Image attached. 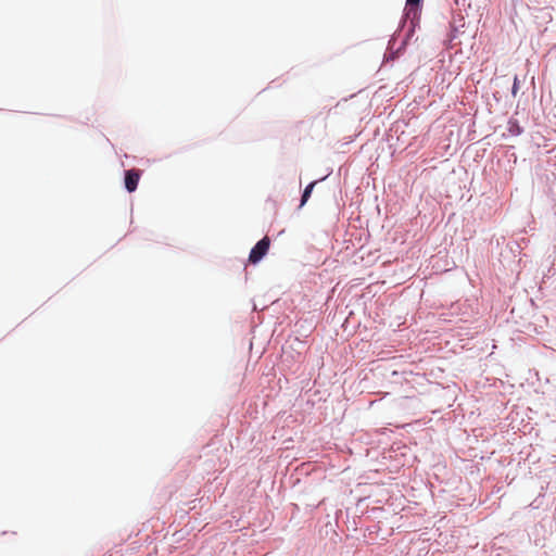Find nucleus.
<instances>
[{
	"label": "nucleus",
	"instance_id": "obj_1",
	"mask_svg": "<svg viewBox=\"0 0 556 556\" xmlns=\"http://www.w3.org/2000/svg\"><path fill=\"white\" fill-rule=\"evenodd\" d=\"M269 245L270 240L268 237H264L263 239H261L251 250L249 261L252 264H256L257 262H260L267 254Z\"/></svg>",
	"mask_w": 556,
	"mask_h": 556
},
{
	"label": "nucleus",
	"instance_id": "obj_4",
	"mask_svg": "<svg viewBox=\"0 0 556 556\" xmlns=\"http://www.w3.org/2000/svg\"><path fill=\"white\" fill-rule=\"evenodd\" d=\"M315 185H316V181H313V182H311V184L305 188V190H304V192H303V194H302V199H301V206H302V205H304V204L307 202V200H308V198L311 197V193H312V191H313V189H314Z\"/></svg>",
	"mask_w": 556,
	"mask_h": 556
},
{
	"label": "nucleus",
	"instance_id": "obj_3",
	"mask_svg": "<svg viewBox=\"0 0 556 556\" xmlns=\"http://www.w3.org/2000/svg\"><path fill=\"white\" fill-rule=\"evenodd\" d=\"M420 0H406L405 16L406 18H416L418 15V4Z\"/></svg>",
	"mask_w": 556,
	"mask_h": 556
},
{
	"label": "nucleus",
	"instance_id": "obj_5",
	"mask_svg": "<svg viewBox=\"0 0 556 556\" xmlns=\"http://www.w3.org/2000/svg\"><path fill=\"white\" fill-rule=\"evenodd\" d=\"M517 90H518V78L515 77L514 86H513V93L516 94Z\"/></svg>",
	"mask_w": 556,
	"mask_h": 556
},
{
	"label": "nucleus",
	"instance_id": "obj_2",
	"mask_svg": "<svg viewBox=\"0 0 556 556\" xmlns=\"http://www.w3.org/2000/svg\"><path fill=\"white\" fill-rule=\"evenodd\" d=\"M140 179V173L137 169H129L125 173V187L128 192H134L137 189Z\"/></svg>",
	"mask_w": 556,
	"mask_h": 556
}]
</instances>
